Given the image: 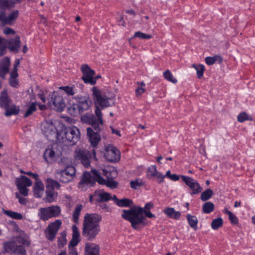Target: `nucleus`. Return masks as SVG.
I'll use <instances>...</instances> for the list:
<instances>
[{
	"instance_id": "nucleus-25",
	"label": "nucleus",
	"mask_w": 255,
	"mask_h": 255,
	"mask_svg": "<svg viewBox=\"0 0 255 255\" xmlns=\"http://www.w3.org/2000/svg\"><path fill=\"white\" fill-rule=\"evenodd\" d=\"M33 193L34 196L40 198L44 191V185L41 181H37L33 186Z\"/></svg>"
},
{
	"instance_id": "nucleus-52",
	"label": "nucleus",
	"mask_w": 255,
	"mask_h": 255,
	"mask_svg": "<svg viewBox=\"0 0 255 255\" xmlns=\"http://www.w3.org/2000/svg\"><path fill=\"white\" fill-rule=\"evenodd\" d=\"M156 171V166L152 165L148 168V175H150L151 176H155Z\"/></svg>"
},
{
	"instance_id": "nucleus-38",
	"label": "nucleus",
	"mask_w": 255,
	"mask_h": 255,
	"mask_svg": "<svg viewBox=\"0 0 255 255\" xmlns=\"http://www.w3.org/2000/svg\"><path fill=\"white\" fill-rule=\"evenodd\" d=\"M55 152L52 148H48L46 149L44 153L43 157L47 162H49V160H53L55 157Z\"/></svg>"
},
{
	"instance_id": "nucleus-6",
	"label": "nucleus",
	"mask_w": 255,
	"mask_h": 255,
	"mask_svg": "<svg viewBox=\"0 0 255 255\" xmlns=\"http://www.w3.org/2000/svg\"><path fill=\"white\" fill-rule=\"evenodd\" d=\"M76 170L73 166H68L64 169L56 172V178L59 181L64 183H67L72 181L75 176Z\"/></svg>"
},
{
	"instance_id": "nucleus-5",
	"label": "nucleus",
	"mask_w": 255,
	"mask_h": 255,
	"mask_svg": "<svg viewBox=\"0 0 255 255\" xmlns=\"http://www.w3.org/2000/svg\"><path fill=\"white\" fill-rule=\"evenodd\" d=\"M80 138V131L79 129L73 127L67 128L64 132V137H62L63 142L65 144L74 145L79 140Z\"/></svg>"
},
{
	"instance_id": "nucleus-39",
	"label": "nucleus",
	"mask_w": 255,
	"mask_h": 255,
	"mask_svg": "<svg viewBox=\"0 0 255 255\" xmlns=\"http://www.w3.org/2000/svg\"><path fill=\"white\" fill-rule=\"evenodd\" d=\"M213 194L212 190L208 189L201 193L200 199L202 201H206L211 198Z\"/></svg>"
},
{
	"instance_id": "nucleus-45",
	"label": "nucleus",
	"mask_w": 255,
	"mask_h": 255,
	"mask_svg": "<svg viewBox=\"0 0 255 255\" xmlns=\"http://www.w3.org/2000/svg\"><path fill=\"white\" fill-rule=\"evenodd\" d=\"M103 175L107 178V180L114 179L117 175V172L115 170L108 171L107 170H103Z\"/></svg>"
},
{
	"instance_id": "nucleus-11",
	"label": "nucleus",
	"mask_w": 255,
	"mask_h": 255,
	"mask_svg": "<svg viewBox=\"0 0 255 255\" xmlns=\"http://www.w3.org/2000/svg\"><path fill=\"white\" fill-rule=\"evenodd\" d=\"M104 156L108 161L116 162L120 159V152L113 145H109L106 148Z\"/></svg>"
},
{
	"instance_id": "nucleus-58",
	"label": "nucleus",
	"mask_w": 255,
	"mask_h": 255,
	"mask_svg": "<svg viewBox=\"0 0 255 255\" xmlns=\"http://www.w3.org/2000/svg\"><path fill=\"white\" fill-rule=\"evenodd\" d=\"M16 185L17 187H25L24 182L22 177L20 178H17L16 180Z\"/></svg>"
},
{
	"instance_id": "nucleus-47",
	"label": "nucleus",
	"mask_w": 255,
	"mask_h": 255,
	"mask_svg": "<svg viewBox=\"0 0 255 255\" xmlns=\"http://www.w3.org/2000/svg\"><path fill=\"white\" fill-rule=\"evenodd\" d=\"M164 78L168 80L174 84L177 83V80L173 77L172 73L169 70H167L164 72Z\"/></svg>"
},
{
	"instance_id": "nucleus-61",
	"label": "nucleus",
	"mask_w": 255,
	"mask_h": 255,
	"mask_svg": "<svg viewBox=\"0 0 255 255\" xmlns=\"http://www.w3.org/2000/svg\"><path fill=\"white\" fill-rule=\"evenodd\" d=\"M145 90L144 88L143 87H137L135 90V92L136 94V96H138L141 95L142 93L145 92Z\"/></svg>"
},
{
	"instance_id": "nucleus-20",
	"label": "nucleus",
	"mask_w": 255,
	"mask_h": 255,
	"mask_svg": "<svg viewBox=\"0 0 255 255\" xmlns=\"http://www.w3.org/2000/svg\"><path fill=\"white\" fill-rule=\"evenodd\" d=\"M95 196H98L97 198L95 199V203L107 202L112 199L111 194L104 192L103 190H96L95 191Z\"/></svg>"
},
{
	"instance_id": "nucleus-46",
	"label": "nucleus",
	"mask_w": 255,
	"mask_h": 255,
	"mask_svg": "<svg viewBox=\"0 0 255 255\" xmlns=\"http://www.w3.org/2000/svg\"><path fill=\"white\" fill-rule=\"evenodd\" d=\"M130 187L133 189H137L138 187L143 186L144 183L141 179H136L134 180H131L130 182Z\"/></svg>"
},
{
	"instance_id": "nucleus-1",
	"label": "nucleus",
	"mask_w": 255,
	"mask_h": 255,
	"mask_svg": "<svg viewBox=\"0 0 255 255\" xmlns=\"http://www.w3.org/2000/svg\"><path fill=\"white\" fill-rule=\"evenodd\" d=\"M93 100L96 106L95 115L92 113H86L81 117L82 123L90 125L92 128L97 131H100L102 129L103 125L102 118V108L110 106L109 98L103 95L101 92L96 87L92 89Z\"/></svg>"
},
{
	"instance_id": "nucleus-44",
	"label": "nucleus",
	"mask_w": 255,
	"mask_h": 255,
	"mask_svg": "<svg viewBox=\"0 0 255 255\" xmlns=\"http://www.w3.org/2000/svg\"><path fill=\"white\" fill-rule=\"evenodd\" d=\"M5 214L8 216L11 217L12 219L16 220H21L22 219V215L17 212H15L11 211H5Z\"/></svg>"
},
{
	"instance_id": "nucleus-34",
	"label": "nucleus",
	"mask_w": 255,
	"mask_h": 255,
	"mask_svg": "<svg viewBox=\"0 0 255 255\" xmlns=\"http://www.w3.org/2000/svg\"><path fill=\"white\" fill-rule=\"evenodd\" d=\"M47 208L51 218L58 216L61 213V209L59 206H52Z\"/></svg>"
},
{
	"instance_id": "nucleus-21",
	"label": "nucleus",
	"mask_w": 255,
	"mask_h": 255,
	"mask_svg": "<svg viewBox=\"0 0 255 255\" xmlns=\"http://www.w3.org/2000/svg\"><path fill=\"white\" fill-rule=\"evenodd\" d=\"M99 246L94 243H86L85 247L86 255H100Z\"/></svg>"
},
{
	"instance_id": "nucleus-12",
	"label": "nucleus",
	"mask_w": 255,
	"mask_h": 255,
	"mask_svg": "<svg viewBox=\"0 0 255 255\" xmlns=\"http://www.w3.org/2000/svg\"><path fill=\"white\" fill-rule=\"evenodd\" d=\"M80 234L78 227L76 225L72 226V238L69 244V247L76 246L80 241ZM69 255H78L76 250L72 248L69 253Z\"/></svg>"
},
{
	"instance_id": "nucleus-63",
	"label": "nucleus",
	"mask_w": 255,
	"mask_h": 255,
	"mask_svg": "<svg viewBox=\"0 0 255 255\" xmlns=\"http://www.w3.org/2000/svg\"><path fill=\"white\" fill-rule=\"evenodd\" d=\"M26 174L31 176L33 178L35 179L36 181H39L38 179V175L36 173H33L31 172H28L27 173H25Z\"/></svg>"
},
{
	"instance_id": "nucleus-2",
	"label": "nucleus",
	"mask_w": 255,
	"mask_h": 255,
	"mask_svg": "<svg viewBox=\"0 0 255 255\" xmlns=\"http://www.w3.org/2000/svg\"><path fill=\"white\" fill-rule=\"evenodd\" d=\"M154 205L151 202L147 203L144 208L134 206L128 210H123L122 217L130 223L133 229L139 230L147 225L144 211L149 210Z\"/></svg>"
},
{
	"instance_id": "nucleus-3",
	"label": "nucleus",
	"mask_w": 255,
	"mask_h": 255,
	"mask_svg": "<svg viewBox=\"0 0 255 255\" xmlns=\"http://www.w3.org/2000/svg\"><path fill=\"white\" fill-rule=\"evenodd\" d=\"M102 217L96 214H87L83 222L82 235L88 241H93L100 233L99 222Z\"/></svg>"
},
{
	"instance_id": "nucleus-15",
	"label": "nucleus",
	"mask_w": 255,
	"mask_h": 255,
	"mask_svg": "<svg viewBox=\"0 0 255 255\" xmlns=\"http://www.w3.org/2000/svg\"><path fill=\"white\" fill-rule=\"evenodd\" d=\"M62 222L60 220H56L55 222L51 223L48 226L47 232L46 233V238L50 241H53L59 229Z\"/></svg>"
},
{
	"instance_id": "nucleus-16",
	"label": "nucleus",
	"mask_w": 255,
	"mask_h": 255,
	"mask_svg": "<svg viewBox=\"0 0 255 255\" xmlns=\"http://www.w3.org/2000/svg\"><path fill=\"white\" fill-rule=\"evenodd\" d=\"M19 14L18 10H13L6 16L4 10H0V22L3 24H11L17 18Z\"/></svg>"
},
{
	"instance_id": "nucleus-62",
	"label": "nucleus",
	"mask_w": 255,
	"mask_h": 255,
	"mask_svg": "<svg viewBox=\"0 0 255 255\" xmlns=\"http://www.w3.org/2000/svg\"><path fill=\"white\" fill-rule=\"evenodd\" d=\"M144 216L145 217H146L149 218H154L155 217L149 210L147 211V210L144 211Z\"/></svg>"
},
{
	"instance_id": "nucleus-30",
	"label": "nucleus",
	"mask_w": 255,
	"mask_h": 255,
	"mask_svg": "<svg viewBox=\"0 0 255 255\" xmlns=\"http://www.w3.org/2000/svg\"><path fill=\"white\" fill-rule=\"evenodd\" d=\"M38 216L40 219L44 221H46L50 218H51L47 207L40 208L38 210Z\"/></svg>"
},
{
	"instance_id": "nucleus-35",
	"label": "nucleus",
	"mask_w": 255,
	"mask_h": 255,
	"mask_svg": "<svg viewBox=\"0 0 255 255\" xmlns=\"http://www.w3.org/2000/svg\"><path fill=\"white\" fill-rule=\"evenodd\" d=\"M187 219L190 227L196 231L197 229L198 223V219L197 217L195 216L188 214L187 215Z\"/></svg>"
},
{
	"instance_id": "nucleus-13",
	"label": "nucleus",
	"mask_w": 255,
	"mask_h": 255,
	"mask_svg": "<svg viewBox=\"0 0 255 255\" xmlns=\"http://www.w3.org/2000/svg\"><path fill=\"white\" fill-rule=\"evenodd\" d=\"M181 178L186 185L192 189V192L191 194H197L201 192L202 189L196 180L192 177L185 175H181Z\"/></svg>"
},
{
	"instance_id": "nucleus-14",
	"label": "nucleus",
	"mask_w": 255,
	"mask_h": 255,
	"mask_svg": "<svg viewBox=\"0 0 255 255\" xmlns=\"http://www.w3.org/2000/svg\"><path fill=\"white\" fill-rule=\"evenodd\" d=\"M42 130L48 140L53 141L58 137L57 130L54 125L46 123L42 126Z\"/></svg>"
},
{
	"instance_id": "nucleus-33",
	"label": "nucleus",
	"mask_w": 255,
	"mask_h": 255,
	"mask_svg": "<svg viewBox=\"0 0 255 255\" xmlns=\"http://www.w3.org/2000/svg\"><path fill=\"white\" fill-rule=\"evenodd\" d=\"M5 110L4 115L6 117H9L11 115H16L19 113V109L15 105H13L11 108L9 106L4 109Z\"/></svg>"
},
{
	"instance_id": "nucleus-43",
	"label": "nucleus",
	"mask_w": 255,
	"mask_h": 255,
	"mask_svg": "<svg viewBox=\"0 0 255 255\" xmlns=\"http://www.w3.org/2000/svg\"><path fill=\"white\" fill-rule=\"evenodd\" d=\"M192 66L197 71L198 78L201 79L203 76V73L205 70L204 66L201 64H193Z\"/></svg>"
},
{
	"instance_id": "nucleus-36",
	"label": "nucleus",
	"mask_w": 255,
	"mask_h": 255,
	"mask_svg": "<svg viewBox=\"0 0 255 255\" xmlns=\"http://www.w3.org/2000/svg\"><path fill=\"white\" fill-rule=\"evenodd\" d=\"M83 209L82 204H77L73 213V221L74 222L77 223L78 222L79 216L80 212Z\"/></svg>"
},
{
	"instance_id": "nucleus-42",
	"label": "nucleus",
	"mask_w": 255,
	"mask_h": 255,
	"mask_svg": "<svg viewBox=\"0 0 255 255\" xmlns=\"http://www.w3.org/2000/svg\"><path fill=\"white\" fill-rule=\"evenodd\" d=\"M238 121L240 123H243L245 121H253V118L251 116L248 115L245 112L240 113L237 117Z\"/></svg>"
},
{
	"instance_id": "nucleus-40",
	"label": "nucleus",
	"mask_w": 255,
	"mask_h": 255,
	"mask_svg": "<svg viewBox=\"0 0 255 255\" xmlns=\"http://www.w3.org/2000/svg\"><path fill=\"white\" fill-rule=\"evenodd\" d=\"M223 220L221 217L214 219L211 223V227L214 230H217L223 226Z\"/></svg>"
},
{
	"instance_id": "nucleus-27",
	"label": "nucleus",
	"mask_w": 255,
	"mask_h": 255,
	"mask_svg": "<svg viewBox=\"0 0 255 255\" xmlns=\"http://www.w3.org/2000/svg\"><path fill=\"white\" fill-rule=\"evenodd\" d=\"M15 1L12 0H0V10L10 9L14 7Z\"/></svg>"
},
{
	"instance_id": "nucleus-24",
	"label": "nucleus",
	"mask_w": 255,
	"mask_h": 255,
	"mask_svg": "<svg viewBox=\"0 0 255 255\" xmlns=\"http://www.w3.org/2000/svg\"><path fill=\"white\" fill-rule=\"evenodd\" d=\"M20 46V37L18 36H16L13 39H10L8 43V48L12 51H18Z\"/></svg>"
},
{
	"instance_id": "nucleus-23",
	"label": "nucleus",
	"mask_w": 255,
	"mask_h": 255,
	"mask_svg": "<svg viewBox=\"0 0 255 255\" xmlns=\"http://www.w3.org/2000/svg\"><path fill=\"white\" fill-rule=\"evenodd\" d=\"M76 87H79L80 90L78 91L77 89L76 88L75 86H74L73 87H69L68 86L61 87L60 89L64 90L68 95L73 96L76 94L83 91V85L82 84H76Z\"/></svg>"
},
{
	"instance_id": "nucleus-41",
	"label": "nucleus",
	"mask_w": 255,
	"mask_h": 255,
	"mask_svg": "<svg viewBox=\"0 0 255 255\" xmlns=\"http://www.w3.org/2000/svg\"><path fill=\"white\" fill-rule=\"evenodd\" d=\"M37 110L36 103H32L30 106L28 107L24 115V118H26L29 116L31 115L34 112Z\"/></svg>"
},
{
	"instance_id": "nucleus-19",
	"label": "nucleus",
	"mask_w": 255,
	"mask_h": 255,
	"mask_svg": "<svg viewBox=\"0 0 255 255\" xmlns=\"http://www.w3.org/2000/svg\"><path fill=\"white\" fill-rule=\"evenodd\" d=\"M94 130L90 127L87 128L89 140L93 147H96L101 140V136L98 133L99 131H94Z\"/></svg>"
},
{
	"instance_id": "nucleus-8",
	"label": "nucleus",
	"mask_w": 255,
	"mask_h": 255,
	"mask_svg": "<svg viewBox=\"0 0 255 255\" xmlns=\"http://www.w3.org/2000/svg\"><path fill=\"white\" fill-rule=\"evenodd\" d=\"M74 156L77 160H79L86 168L90 166L91 152L85 149L77 148L75 150Z\"/></svg>"
},
{
	"instance_id": "nucleus-31",
	"label": "nucleus",
	"mask_w": 255,
	"mask_h": 255,
	"mask_svg": "<svg viewBox=\"0 0 255 255\" xmlns=\"http://www.w3.org/2000/svg\"><path fill=\"white\" fill-rule=\"evenodd\" d=\"M132 200L128 198H123L118 201L117 205L121 207H132Z\"/></svg>"
},
{
	"instance_id": "nucleus-37",
	"label": "nucleus",
	"mask_w": 255,
	"mask_h": 255,
	"mask_svg": "<svg viewBox=\"0 0 255 255\" xmlns=\"http://www.w3.org/2000/svg\"><path fill=\"white\" fill-rule=\"evenodd\" d=\"M215 206L211 202H207L203 205L202 210L204 213L209 214L214 211Z\"/></svg>"
},
{
	"instance_id": "nucleus-22",
	"label": "nucleus",
	"mask_w": 255,
	"mask_h": 255,
	"mask_svg": "<svg viewBox=\"0 0 255 255\" xmlns=\"http://www.w3.org/2000/svg\"><path fill=\"white\" fill-rule=\"evenodd\" d=\"M10 59L5 57L0 61V77L4 78V76L9 72Z\"/></svg>"
},
{
	"instance_id": "nucleus-18",
	"label": "nucleus",
	"mask_w": 255,
	"mask_h": 255,
	"mask_svg": "<svg viewBox=\"0 0 255 255\" xmlns=\"http://www.w3.org/2000/svg\"><path fill=\"white\" fill-rule=\"evenodd\" d=\"M93 173L96 176L97 182L101 185H106L112 189L117 187L118 183L114 180V179H109L106 180L101 176L100 173L97 170H93Z\"/></svg>"
},
{
	"instance_id": "nucleus-7",
	"label": "nucleus",
	"mask_w": 255,
	"mask_h": 255,
	"mask_svg": "<svg viewBox=\"0 0 255 255\" xmlns=\"http://www.w3.org/2000/svg\"><path fill=\"white\" fill-rule=\"evenodd\" d=\"M1 252L3 254L5 253H12L15 254L24 255L26 251L23 246L17 245V244L13 241L3 243Z\"/></svg>"
},
{
	"instance_id": "nucleus-51",
	"label": "nucleus",
	"mask_w": 255,
	"mask_h": 255,
	"mask_svg": "<svg viewBox=\"0 0 255 255\" xmlns=\"http://www.w3.org/2000/svg\"><path fill=\"white\" fill-rule=\"evenodd\" d=\"M229 218L231 224L235 225L238 224V219L237 217L232 213H230L229 214Z\"/></svg>"
},
{
	"instance_id": "nucleus-56",
	"label": "nucleus",
	"mask_w": 255,
	"mask_h": 255,
	"mask_svg": "<svg viewBox=\"0 0 255 255\" xmlns=\"http://www.w3.org/2000/svg\"><path fill=\"white\" fill-rule=\"evenodd\" d=\"M15 196L17 199H18V201L20 204L22 205H25L26 204V200L22 197H21L17 193H16Z\"/></svg>"
},
{
	"instance_id": "nucleus-48",
	"label": "nucleus",
	"mask_w": 255,
	"mask_h": 255,
	"mask_svg": "<svg viewBox=\"0 0 255 255\" xmlns=\"http://www.w3.org/2000/svg\"><path fill=\"white\" fill-rule=\"evenodd\" d=\"M66 233L62 232L61 234L60 237H59L58 240V246L60 248L63 247L66 245Z\"/></svg>"
},
{
	"instance_id": "nucleus-50",
	"label": "nucleus",
	"mask_w": 255,
	"mask_h": 255,
	"mask_svg": "<svg viewBox=\"0 0 255 255\" xmlns=\"http://www.w3.org/2000/svg\"><path fill=\"white\" fill-rule=\"evenodd\" d=\"M133 37H138L141 39H150L152 37V36L140 31H137L135 32Z\"/></svg>"
},
{
	"instance_id": "nucleus-64",
	"label": "nucleus",
	"mask_w": 255,
	"mask_h": 255,
	"mask_svg": "<svg viewBox=\"0 0 255 255\" xmlns=\"http://www.w3.org/2000/svg\"><path fill=\"white\" fill-rule=\"evenodd\" d=\"M18 76L17 69H13L10 73V78H16Z\"/></svg>"
},
{
	"instance_id": "nucleus-17",
	"label": "nucleus",
	"mask_w": 255,
	"mask_h": 255,
	"mask_svg": "<svg viewBox=\"0 0 255 255\" xmlns=\"http://www.w3.org/2000/svg\"><path fill=\"white\" fill-rule=\"evenodd\" d=\"M93 170H96V169H92L91 172L93 175L92 176L91 174L88 172H85L83 173L82 178L79 183V186H81L84 184L93 186L97 182L95 175L93 173Z\"/></svg>"
},
{
	"instance_id": "nucleus-53",
	"label": "nucleus",
	"mask_w": 255,
	"mask_h": 255,
	"mask_svg": "<svg viewBox=\"0 0 255 255\" xmlns=\"http://www.w3.org/2000/svg\"><path fill=\"white\" fill-rule=\"evenodd\" d=\"M6 52V46L0 38V56L4 55Z\"/></svg>"
},
{
	"instance_id": "nucleus-9",
	"label": "nucleus",
	"mask_w": 255,
	"mask_h": 255,
	"mask_svg": "<svg viewBox=\"0 0 255 255\" xmlns=\"http://www.w3.org/2000/svg\"><path fill=\"white\" fill-rule=\"evenodd\" d=\"M48 104L50 107L56 111L61 112L65 107V103L63 98L55 92H53L50 95Z\"/></svg>"
},
{
	"instance_id": "nucleus-60",
	"label": "nucleus",
	"mask_w": 255,
	"mask_h": 255,
	"mask_svg": "<svg viewBox=\"0 0 255 255\" xmlns=\"http://www.w3.org/2000/svg\"><path fill=\"white\" fill-rule=\"evenodd\" d=\"M10 85L13 87H16L18 85V82L16 78L9 79Z\"/></svg>"
},
{
	"instance_id": "nucleus-28",
	"label": "nucleus",
	"mask_w": 255,
	"mask_h": 255,
	"mask_svg": "<svg viewBox=\"0 0 255 255\" xmlns=\"http://www.w3.org/2000/svg\"><path fill=\"white\" fill-rule=\"evenodd\" d=\"M46 196L44 198L46 202L48 203H52L55 200L57 197V193L54 190L46 189Z\"/></svg>"
},
{
	"instance_id": "nucleus-10",
	"label": "nucleus",
	"mask_w": 255,
	"mask_h": 255,
	"mask_svg": "<svg viewBox=\"0 0 255 255\" xmlns=\"http://www.w3.org/2000/svg\"><path fill=\"white\" fill-rule=\"evenodd\" d=\"M81 70L83 73V76L81 79L85 83L90 84L94 85L96 84V79H94V76L95 74L94 70L87 64H83L81 67Z\"/></svg>"
},
{
	"instance_id": "nucleus-59",
	"label": "nucleus",
	"mask_w": 255,
	"mask_h": 255,
	"mask_svg": "<svg viewBox=\"0 0 255 255\" xmlns=\"http://www.w3.org/2000/svg\"><path fill=\"white\" fill-rule=\"evenodd\" d=\"M3 33L6 35L14 34L15 33V32L12 29L6 27L3 29Z\"/></svg>"
},
{
	"instance_id": "nucleus-4",
	"label": "nucleus",
	"mask_w": 255,
	"mask_h": 255,
	"mask_svg": "<svg viewBox=\"0 0 255 255\" xmlns=\"http://www.w3.org/2000/svg\"><path fill=\"white\" fill-rule=\"evenodd\" d=\"M92 104L87 96H76L72 98L67 108L68 113L72 116H76L88 110Z\"/></svg>"
},
{
	"instance_id": "nucleus-29",
	"label": "nucleus",
	"mask_w": 255,
	"mask_h": 255,
	"mask_svg": "<svg viewBox=\"0 0 255 255\" xmlns=\"http://www.w3.org/2000/svg\"><path fill=\"white\" fill-rule=\"evenodd\" d=\"M9 102L7 92L5 91H2L0 96V106L6 109L9 106Z\"/></svg>"
},
{
	"instance_id": "nucleus-54",
	"label": "nucleus",
	"mask_w": 255,
	"mask_h": 255,
	"mask_svg": "<svg viewBox=\"0 0 255 255\" xmlns=\"http://www.w3.org/2000/svg\"><path fill=\"white\" fill-rule=\"evenodd\" d=\"M20 193L23 195L24 196H26L28 195V190L26 188V187H17Z\"/></svg>"
},
{
	"instance_id": "nucleus-57",
	"label": "nucleus",
	"mask_w": 255,
	"mask_h": 255,
	"mask_svg": "<svg viewBox=\"0 0 255 255\" xmlns=\"http://www.w3.org/2000/svg\"><path fill=\"white\" fill-rule=\"evenodd\" d=\"M205 60L206 63L208 65H211L215 63V59L213 57H207Z\"/></svg>"
},
{
	"instance_id": "nucleus-49",
	"label": "nucleus",
	"mask_w": 255,
	"mask_h": 255,
	"mask_svg": "<svg viewBox=\"0 0 255 255\" xmlns=\"http://www.w3.org/2000/svg\"><path fill=\"white\" fill-rule=\"evenodd\" d=\"M14 242L15 243H20L23 245H29V242L27 240L25 237H22V236H19L16 237L14 238Z\"/></svg>"
},
{
	"instance_id": "nucleus-26",
	"label": "nucleus",
	"mask_w": 255,
	"mask_h": 255,
	"mask_svg": "<svg viewBox=\"0 0 255 255\" xmlns=\"http://www.w3.org/2000/svg\"><path fill=\"white\" fill-rule=\"evenodd\" d=\"M163 212L168 217L175 220H178L181 216L180 212L176 211L172 208H166L164 209Z\"/></svg>"
},
{
	"instance_id": "nucleus-32",
	"label": "nucleus",
	"mask_w": 255,
	"mask_h": 255,
	"mask_svg": "<svg viewBox=\"0 0 255 255\" xmlns=\"http://www.w3.org/2000/svg\"><path fill=\"white\" fill-rule=\"evenodd\" d=\"M60 184L56 180L51 178H47L46 181V188L54 190V188L59 189L60 188Z\"/></svg>"
},
{
	"instance_id": "nucleus-55",
	"label": "nucleus",
	"mask_w": 255,
	"mask_h": 255,
	"mask_svg": "<svg viewBox=\"0 0 255 255\" xmlns=\"http://www.w3.org/2000/svg\"><path fill=\"white\" fill-rule=\"evenodd\" d=\"M21 177L23 179L24 184L25 187L30 186L31 185L32 181L30 179L23 175H21Z\"/></svg>"
}]
</instances>
